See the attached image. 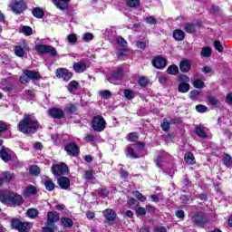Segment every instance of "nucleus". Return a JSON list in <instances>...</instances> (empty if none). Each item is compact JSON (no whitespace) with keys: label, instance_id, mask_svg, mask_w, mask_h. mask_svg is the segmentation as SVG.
<instances>
[{"label":"nucleus","instance_id":"nucleus-37","mask_svg":"<svg viewBox=\"0 0 232 232\" xmlns=\"http://www.w3.org/2000/svg\"><path fill=\"white\" fill-rule=\"evenodd\" d=\"M29 173L31 175H33L34 177H38V175H40V173H41V168H39V166H37V165L32 166L29 169Z\"/></svg>","mask_w":232,"mask_h":232},{"label":"nucleus","instance_id":"nucleus-49","mask_svg":"<svg viewBox=\"0 0 232 232\" xmlns=\"http://www.w3.org/2000/svg\"><path fill=\"white\" fill-rule=\"evenodd\" d=\"M4 177L2 178L4 179V182H6L7 184H10V180L14 179V175L10 172H5Z\"/></svg>","mask_w":232,"mask_h":232},{"label":"nucleus","instance_id":"nucleus-58","mask_svg":"<svg viewBox=\"0 0 232 232\" xmlns=\"http://www.w3.org/2000/svg\"><path fill=\"white\" fill-rule=\"evenodd\" d=\"M198 95H200V92L198 90H192L189 92L188 97H189V99H191V101H195V99H197V97H198Z\"/></svg>","mask_w":232,"mask_h":232},{"label":"nucleus","instance_id":"nucleus-56","mask_svg":"<svg viewBox=\"0 0 232 232\" xmlns=\"http://www.w3.org/2000/svg\"><path fill=\"white\" fill-rule=\"evenodd\" d=\"M196 111L198 113H206V111H208V107L206 105L203 104H198L196 106Z\"/></svg>","mask_w":232,"mask_h":232},{"label":"nucleus","instance_id":"nucleus-7","mask_svg":"<svg viewBox=\"0 0 232 232\" xmlns=\"http://www.w3.org/2000/svg\"><path fill=\"white\" fill-rule=\"evenodd\" d=\"M55 76L57 79H63V82H68L73 77V72L67 68H58L55 71Z\"/></svg>","mask_w":232,"mask_h":232},{"label":"nucleus","instance_id":"nucleus-51","mask_svg":"<svg viewBox=\"0 0 232 232\" xmlns=\"http://www.w3.org/2000/svg\"><path fill=\"white\" fill-rule=\"evenodd\" d=\"M99 197H102V198H106L108 195H110V190H108L106 188H102L98 192Z\"/></svg>","mask_w":232,"mask_h":232},{"label":"nucleus","instance_id":"nucleus-25","mask_svg":"<svg viewBox=\"0 0 232 232\" xmlns=\"http://www.w3.org/2000/svg\"><path fill=\"white\" fill-rule=\"evenodd\" d=\"M61 224L65 228L73 227V220L68 217L61 218Z\"/></svg>","mask_w":232,"mask_h":232},{"label":"nucleus","instance_id":"nucleus-62","mask_svg":"<svg viewBox=\"0 0 232 232\" xmlns=\"http://www.w3.org/2000/svg\"><path fill=\"white\" fill-rule=\"evenodd\" d=\"M145 21L148 24H157V18L154 16H148L145 18Z\"/></svg>","mask_w":232,"mask_h":232},{"label":"nucleus","instance_id":"nucleus-9","mask_svg":"<svg viewBox=\"0 0 232 232\" xmlns=\"http://www.w3.org/2000/svg\"><path fill=\"white\" fill-rule=\"evenodd\" d=\"M192 221L198 227H204L208 224V218L204 212H196L192 217Z\"/></svg>","mask_w":232,"mask_h":232},{"label":"nucleus","instance_id":"nucleus-6","mask_svg":"<svg viewBox=\"0 0 232 232\" xmlns=\"http://www.w3.org/2000/svg\"><path fill=\"white\" fill-rule=\"evenodd\" d=\"M34 50H36L37 53H40L41 55L50 53L52 57H57V50L52 45L36 44Z\"/></svg>","mask_w":232,"mask_h":232},{"label":"nucleus","instance_id":"nucleus-34","mask_svg":"<svg viewBox=\"0 0 232 232\" xmlns=\"http://www.w3.org/2000/svg\"><path fill=\"white\" fill-rule=\"evenodd\" d=\"M123 95L125 99H127L128 101H131V99H135V92H133L131 89H125L123 91Z\"/></svg>","mask_w":232,"mask_h":232},{"label":"nucleus","instance_id":"nucleus-64","mask_svg":"<svg viewBox=\"0 0 232 232\" xmlns=\"http://www.w3.org/2000/svg\"><path fill=\"white\" fill-rule=\"evenodd\" d=\"M225 102H227V104H229L230 106H232V92H228L226 96L225 99Z\"/></svg>","mask_w":232,"mask_h":232},{"label":"nucleus","instance_id":"nucleus-12","mask_svg":"<svg viewBox=\"0 0 232 232\" xmlns=\"http://www.w3.org/2000/svg\"><path fill=\"white\" fill-rule=\"evenodd\" d=\"M26 8H28V6L26 5V2H24V0H15L14 5H11L12 12L16 14H23Z\"/></svg>","mask_w":232,"mask_h":232},{"label":"nucleus","instance_id":"nucleus-53","mask_svg":"<svg viewBox=\"0 0 232 232\" xmlns=\"http://www.w3.org/2000/svg\"><path fill=\"white\" fill-rule=\"evenodd\" d=\"M137 140H139V136L137 135V132L129 133V138H128L129 142H137Z\"/></svg>","mask_w":232,"mask_h":232},{"label":"nucleus","instance_id":"nucleus-61","mask_svg":"<svg viewBox=\"0 0 232 232\" xmlns=\"http://www.w3.org/2000/svg\"><path fill=\"white\" fill-rule=\"evenodd\" d=\"M19 82L21 84H28V82H30V80L28 78V76H26V74H23L19 78Z\"/></svg>","mask_w":232,"mask_h":232},{"label":"nucleus","instance_id":"nucleus-30","mask_svg":"<svg viewBox=\"0 0 232 232\" xmlns=\"http://www.w3.org/2000/svg\"><path fill=\"white\" fill-rule=\"evenodd\" d=\"M191 89V85L189 83H179L178 86V92L179 93H188V92Z\"/></svg>","mask_w":232,"mask_h":232},{"label":"nucleus","instance_id":"nucleus-14","mask_svg":"<svg viewBox=\"0 0 232 232\" xmlns=\"http://www.w3.org/2000/svg\"><path fill=\"white\" fill-rule=\"evenodd\" d=\"M59 220V214L57 211H49L47 213V223L46 226H50L53 227L55 226V222Z\"/></svg>","mask_w":232,"mask_h":232},{"label":"nucleus","instance_id":"nucleus-31","mask_svg":"<svg viewBox=\"0 0 232 232\" xmlns=\"http://www.w3.org/2000/svg\"><path fill=\"white\" fill-rule=\"evenodd\" d=\"M223 163L226 168H231L232 166V157L228 153H225L223 157Z\"/></svg>","mask_w":232,"mask_h":232},{"label":"nucleus","instance_id":"nucleus-1","mask_svg":"<svg viewBox=\"0 0 232 232\" xmlns=\"http://www.w3.org/2000/svg\"><path fill=\"white\" fill-rule=\"evenodd\" d=\"M17 128L21 133H24V135L37 133V130H39V121H34L30 114H24L23 120L18 122Z\"/></svg>","mask_w":232,"mask_h":232},{"label":"nucleus","instance_id":"nucleus-20","mask_svg":"<svg viewBox=\"0 0 232 232\" xmlns=\"http://www.w3.org/2000/svg\"><path fill=\"white\" fill-rule=\"evenodd\" d=\"M179 70L182 73H188L191 70V63H189V60H182L179 63Z\"/></svg>","mask_w":232,"mask_h":232},{"label":"nucleus","instance_id":"nucleus-16","mask_svg":"<svg viewBox=\"0 0 232 232\" xmlns=\"http://www.w3.org/2000/svg\"><path fill=\"white\" fill-rule=\"evenodd\" d=\"M26 52H30V46L28 44H24V47L16 45L14 47V53L16 57H24Z\"/></svg>","mask_w":232,"mask_h":232},{"label":"nucleus","instance_id":"nucleus-26","mask_svg":"<svg viewBox=\"0 0 232 232\" xmlns=\"http://www.w3.org/2000/svg\"><path fill=\"white\" fill-rule=\"evenodd\" d=\"M32 14L34 17H36V19H43V17H44V10L41 7H34L32 11Z\"/></svg>","mask_w":232,"mask_h":232},{"label":"nucleus","instance_id":"nucleus-2","mask_svg":"<svg viewBox=\"0 0 232 232\" xmlns=\"http://www.w3.org/2000/svg\"><path fill=\"white\" fill-rule=\"evenodd\" d=\"M0 202L2 204H9V206H14V208H19L24 204V198L14 191L0 190Z\"/></svg>","mask_w":232,"mask_h":232},{"label":"nucleus","instance_id":"nucleus-50","mask_svg":"<svg viewBox=\"0 0 232 232\" xmlns=\"http://www.w3.org/2000/svg\"><path fill=\"white\" fill-rule=\"evenodd\" d=\"M208 101L211 106H215L216 108L218 106V99H217L215 96H208Z\"/></svg>","mask_w":232,"mask_h":232},{"label":"nucleus","instance_id":"nucleus-44","mask_svg":"<svg viewBox=\"0 0 232 232\" xmlns=\"http://www.w3.org/2000/svg\"><path fill=\"white\" fill-rule=\"evenodd\" d=\"M211 53H213L211 47H204L201 51V55L203 57H211Z\"/></svg>","mask_w":232,"mask_h":232},{"label":"nucleus","instance_id":"nucleus-41","mask_svg":"<svg viewBox=\"0 0 232 232\" xmlns=\"http://www.w3.org/2000/svg\"><path fill=\"white\" fill-rule=\"evenodd\" d=\"M116 43L117 44H119V46H121V48H127L128 47V42L126 41V39L122 38V36H119L116 39Z\"/></svg>","mask_w":232,"mask_h":232},{"label":"nucleus","instance_id":"nucleus-33","mask_svg":"<svg viewBox=\"0 0 232 232\" xmlns=\"http://www.w3.org/2000/svg\"><path fill=\"white\" fill-rule=\"evenodd\" d=\"M44 187L47 191H53L55 189V183L52 179H45Z\"/></svg>","mask_w":232,"mask_h":232},{"label":"nucleus","instance_id":"nucleus-54","mask_svg":"<svg viewBox=\"0 0 232 232\" xmlns=\"http://www.w3.org/2000/svg\"><path fill=\"white\" fill-rule=\"evenodd\" d=\"M95 177L93 176V170H86L85 171V180L91 181L94 180Z\"/></svg>","mask_w":232,"mask_h":232},{"label":"nucleus","instance_id":"nucleus-22","mask_svg":"<svg viewBox=\"0 0 232 232\" xmlns=\"http://www.w3.org/2000/svg\"><path fill=\"white\" fill-rule=\"evenodd\" d=\"M0 158L5 162H10L12 160V155L6 151V147H2L0 150Z\"/></svg>","mask_w":232,"mask_h":232},{"label":"nucleus","instance_id":"nucleus-19","mask_svg":"<svg viewBox=\"0 0 232 232\" xmlns=\"http://www.w3.org/2000/svg\"><path fill=\"white\" fill-rule=\"evenodd\" d=\"M24 75H26L29 81H39V79H41V73H39L37 71L24 70Z\"/></svg>","mask_w":232,"mask_h":232},{"label":"nucleus","instance_id":"nucleus-63","mask_svg":"<svg viewBox=\"0 0 232 232\" xmlns=\"http://www.w3.org/2000/svg\"><path fill=\"white\" fill-rule=\"evenodd\" d=\"M160 128L162 131H169V128H170L169 122L164 121L163 123H161Z\"/></svg>","mask_w":232,"mask_h":232},{"label":"nucleus","instance_id":"nucleus-8","mask_svg":"<svg viewBox=\"0 0 232 232\" xmlns=\"http://www.w3.org/2000/svg\"><path fill=\"white\" fill-rule=\"evenodd\" d=\"M64 151H66L67 155L70 157H79L81 154V149L74 141L65 144Z\"/></svg>","mask_w":232,"mask_h":232},{"label":"nucleus","instance_id":"nucleus-40","mask_svg":"<svg viewBox=\"0 0 232 232\" xmlns=\"http://www.w3.org/2000/svg\"><path fill=\"white\" fill-rule=\"evenodd\" d=\"M192 84H193L194 88H198V89L206 88V84L204 83V82L201 79L194 80Z\"/></svg>","mask_w":232,"mask_h":232},{"label":"nucleus","instance_id":"nucleus-23","mask_svg":"<svg viewBox=\"0 0 232 232\" xmlns=\"http://www.w3.org/2000/svg\"><path fill=\"white\" fill-rule=\"evenodd\" d=\"M184 160L189 166L197 164V161L195 160V155L191 151H188L185 154Z\"/></svg>","mask_w":232,"mask_h":232},{"label":"nucleus","instance_id":"nucleus-11","mask_svg":"<svg viewBox=\"0 0 232 232\" xmlns=\"http://www.w3.org/2000/svg\"><path fill=\"white\" fill-rule=\"evenodd\" d=\"M48 115L51 117V119H64L66 117V113L64 112V110L62 108L57 107H52L48 110Z\"/></svg>","mask_w":232,"mask_h":232},{"label":"nucleus","instance_id":"nucleus-4","mask_svg":"<svg viewBox=\"0 0 232 232\" xmlns=\"http://www.w3.org/2000/svg\"><path fill=\"white\" fill-rule=\"evenodd\" d=\"M92 128L93 131L101 133L106 130V120L101 115H96L92 119Z\"/></svg>","mask_w":232,"mask_h":232},{"label":"nucleus","instance_id":"nucleus-24","mask_svg":"<svg viewBox=\"0 0 232 232\" xmlns=\"http://www.w3.org/2000/svg\"><path fill=\"white\" fill-rule=\"evenodd\" d=\"M30 195H37V187L34 185H29L25 188L24 191V196L30 197Z\"/></svg>","mask_w":232,"mask_h":232},{"label":"nucleus","instance_id":"nucleus-39","mask_svg":"<svg viewBox=\"0 0 232 232\" xmlns=\"http://www.w3.org/2000/svg\"><path fill=\"white\" fill-rule=\"evenodd\" d=\"M78 108L77 105L73 104V103H69L66 108H65V111H67L68 113H75L76 111H78Z\"/></svg>","mask_w":232,"mask_h":232},{"label":"nucleus","instance_id":"nucleus-21","mask_svg":"<svg viewBox=\"0 0 232 232\" xmlns=\"http://www.w3.org/2000/svg\"><path fill=\"white\" fill-rule=\"evenodd\" d=\"M172 37L175 41H184V39H186V33L181 29H175L172 33Z\"/></svg>","mask_w":232,"mask_h":232},{"label":"nucleus","instance_id":"nucleus-47","mask_svg":"<svg viewBox=\"0 0 232 232\" xmlns=\"http://www.w3.org/2000/svg\"><path fill=\"white\" fill-rule=\"evenodd\" d=\"M127 155L131 157V159H139V156L135 153V149H133V147L127 148Z\"/></svg>","mask_w":232,"mask_h":232},{"label":"nucleus","instance_id":"nucleus-60","mask_svg":"<svg viewBox=\"0 0 232 232\" xmlns=\"http://www.w3.org/2000/svg\"><path fill=\"white\" fill-rule=\"evenodd\" d=\"M136 215H137V217H144L146 215V208H144L142 207H139L136 209Z\"/></svg>","mask_w":232,"mask_h":232},{"label":"nucleus","instance_id":"nucleus-38","mask_svg":"<svg viewBox=\"0 0 232 232\" xmlns=\"http://www.w3.org/2000/svg\"><path fill=\"white\" fill-rule=\"evenodd\" d=\"M120 179H122L124 182H128V180H130V173L126 169H121Z\"/></svg>","mask_w":232,"mask_h":232},{"label":"nucleus","instance_id":"nucleus-35","mask_svg":"<svg viewBox=\"0 0 232 232\" xmlns=\"http://www.w3.org/2000/svg\"><path fill=\"white\" fill-rule=\"evenodd\" d=\"M184 30L187 34H195L197 29H195V24L188 23L184 26Z\"/></svg>","mask_w":232,"mask_h":232},{"label":"nucleus","instance_id":"nucleus-43","mask_svg":"<svg viewBox=\"0 0 232 232\" xmlns=\"http://www.w3.org/2000/svg\"><path fill=\"white\" fill-rule=\"evenodd\" d=\"M138 84L141 88H146V86L150 84V81L145 76H141L138 81Z\"/></svg>","mask_w":232,"mask_h":232},{"label":"nucleus","instance_id":"nucleus-5","mask_svg":"<svg viewBox=\"0 0 232 232\" xmlns=\"http://www.w3.org/2000/svg\"><path fill=\"white\" fill-rule=\"evenodd\" d=\"M51 171L54 177H63V175H68L70 169L64 162L53 164L51 168Z\"/></svg>","mask_w":232,"mask_h":232},{"label":"nucleus","instance_id":"nucleus-46","mask_svg":"<svg viewBox=\"0 0 232 232\" xmlns=\"http://www.w3.org/2000/svg\"><path fill=\"white\" fill-rule=\"evenodd\" d=\"M34 30L32 29V27L28 26V25H24L22 28V33L24 34V35L26 37H30V35H32Z\"/></svg>","mask_w":232,"mask_h":232},{"label":"nucleus","instance_id":"nucleus-36","mask_svg":"<svg viewBox=\"0 0 232 232\" xmlns=\"http://www.w3.org/2000/svg\"><path fill=\"white\" fill-rule=\"evenodd\" d=\"M26 214L29 218H37L39 217V210L37 208H29Z\"/></svg>","mask_w":232,"mask_h":232},{"label":"nucleus","instance_id":"nucleus-45","mask_svg":"<svg viewBox=\"0 0 232 232\" xmlns=\"http://www.w3.org/2000/svg\"><path fill=\"white\" fill-rule=\"evenodd\" d=\"M164 160V157L162 155H158L157 158L154 160V162L157 166V168H160V169H162V162Z\"/></svg>","mask_w":232,"mask_h":232},{"label":"nucleus","instance_id":"nucleus-18","mask_svg":"<svg viewBox=\"0 0 232 232\" xmlns=\"http://www.w3.org/2000/svg\"><path fill=\"white\" fill-rule=\"evenodd\" d=\"M86 63L82 61L74 63L72 65V69L74 70L75 73H84V72H86Z\"/></svg>","mask_w":232,"mask_h":232},{"label":"nucleus","instance_id":"nucleus-52","mask_svg":"<svg viewBox=\"0 0 232 232\" xmlns=\"http://www.w3.org/2000/svg\"><path fill=\"white\" fill-rule=\"evenodd\" d=\"M67 41H68V43H70V44H73L77 43V34H71L67 35Z\"/></svg>","mask_w":232,"mask_h":232},{"label":"nucleus","instance_id":"nucleus-42","mask_svg":"<svg viewBox=\"0 0 232 232\" xmlns=\"http://www.w3.org/2000/svg\"><path fill=\"white\" fill-rule=\"evenodd\" d=\"M132 195H134V197H136V198H138V200H140V202H146V196L142 195V193H140V191L134 190L132 192Z\"/></svg>","mask_w":232,"mask_h":232},{"label":"nucleus","instance_id":"nucleus-15","mask_svg":"<svg viewBox=\"0 0 232 232\" xmlns=\"http://www.w3.org/2000/svg\"><path fill=\"white\" fill-rule=\"evenodd\" d=\"M111 79L113 81H122L124 79V69L118 67L116 70L111 72Z\"/></svg>","mask_w":232,"mask_h":232},{"label":"nucleus","instance_id":"nucleus-32","mask_svg":"<svg viewBox=\"0 0 232 232\" xmlns=\"http://www.w3.org/2000/svg\"><path fill=\"white\" fill-rule=\"evenodd\" d=\"M125 5L129 8H138L140 6V0H126Z\"/></svg>","mask_w":232,"mask_h":232},{"label":"nucleus","instance_id":"nucleus-10","mask_svg":"<svg viewBox=\"0 0 232 232\" xmlns=\"http://www.w3.org/2000/svg\"><path fill=\"white\" fill-rule=\"evenodd\" d=\"M152 66L157 68V70H164L166 64H168V59L164 58L162 55H156L151 61Z\"/></svg>","mask_w":232,"mask_h":232},{"label":"nucleus","instance_id":"nucleus-59","mask_svg":"<svg viewBox=\"0 0 232 232\" xmlns=\"http://www.w3.org/2000/svg\"><path fill=\"white\" fill-rule=\"evenodd\" d=\"M8 130H10V128H8L6 122L0 121V135L1 133H5V131H8Z\"/></svg>","mask_w":232,"mask_h":232},{"label":"nucleus","instance_id":"nucleus-28","mask_svg":"<svg viewBox=\"0 0 232 232\" xmlns=\"http://www.w3.org/2000/svg\"><path fill=\"white\" fill-rule=\"evenodd\" d=\"M67 90L68 92H70V93H73V92H77V90H79V82L75 80H72V82H70L68 83Z\"/></svg>","mask_w":232,"mask_h":232},{"label":"nucleus","instance_id":"nucleus-17","mask_svg":"<svg viewBox=\"0 0 232 232\" xmlns=\"http://www.w3.org/2000/svg\"><path fill=\"white\" fill-rule=\"evenodd\" d=\"M57 184L60 186L61 189H68L71 186L70 178L60 176L57 179Z\"/></svg>","mask_w":232,"mask_h":232},{"label":"nucleus","instance_id":"nucleus-13","mask_svg":"<svg viewBox=\"0 0 232 232\" xmlns=\"http://www.w3.org/2000/svg\"><path fill=\"white\" fill-rule=\"evenodd\" d=\"M102 215L105 218V222L110 224L111 222H115V218H117V212L111 208H106L102 211Z\"/></svg>","mask_w":232,"mask_h":232},{"label":"nucleus","instance_id":"nucleus-3","mask_svg":"<svg viewBox=\"0 0 232 232\" xmlns=\"http://www.w3.org/2000/svg\"><path fill=\"white\" fill-rule=\"evenodd\" d=\"M11 227L19 232H30V229H32V223L23 222L17 218H13L11 219Z\"/></svg>","mask_w":232,"mask_h":232},{"label":"nucleus","instance_id":"nucleus-55","mask_svg":"<svg viewBox=\"0 0 232 232\" xmlns=\"http://www.w3.org/2000/svg\"><path fill=\"white\" fill-rule=\"evenodd\" d=\"M214 48L215 50H218L219 53H222V52H224V46H222V44L220 43V41L214 42Z\"/></svg>","mask_w":232,"mask_h":232},{"label":"nucleus","instance_id":"nucleus-57","mask_svg":"<svg viewBox=\"0 0 232 232\" xmlns=\"http://www.w3.org/2000/svg\"><path fill=\"white\" fill-rule=\"evenodd\" d=\"M100 95L102 97V99H110V97H111V92L105 90V91H102L100 92Z\"/></svg>","mask_w":232,"mask_h":232},{"label":"nucleus","instance_id":"nucleus-27","mask_svg":"<svg viewBox=\"0 0 232 232\" xmlns=\"http://www.w3.org/2000/svg\"><path fill=\"white\" fill-rule=\"evenodd\" d=\"M195 133L200 139H208V133H206V130H204V127H202V126L196 127Z\"/></svg>","mask_w":232,"mask_h":232},{"label":"nucleus","instance_id":"nucleus-48","mask_svg":"<svg viewBox=\"0 0 232 232\" xmlns=\"http://www.w3.org/2000/svg\"><path fill=\"white\" fill-rule=\"evenodd\" d=\"M178 81L179 83H188L189 82V76L187 74H179L178 76Z\"/></svg>","mask_w":232,"mask_h":232},{"label":"nucleus","instance_id":"nucleus-29","mask_svg":"<svg viewBox=\"0 0 232 232\" xmlns=\"http://www.w3.org/2000/svg\"><path fill=\"white\" fill-rule=\"evenodd\" d=\"M179 66H177V64H171L167 68L166 72L169 75H179Z\"/></svg>","mask_w":232,"mask_h":232}]
</instances>
